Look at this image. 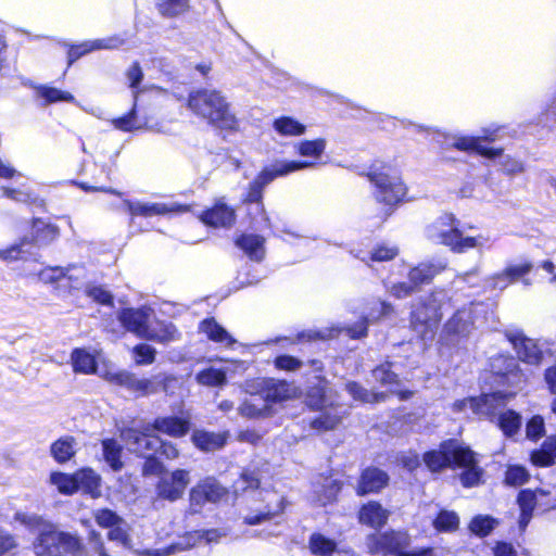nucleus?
Returning <instances> with one entry per match:
<instances>
[{
    "label": "nucleus",
    "instance_id": "obj_1",
    "mask_svg": "<svg viewBox=\"0 0 556 556\" xmlns=\"http://www.w3.org/2000/svg\"><path fill=\"white\" fill-rule=\"evenodd\" d=\"M372 187V198L379 205L377 217L387 222L408 200V188L401 173L381 160H374L366 172L361 173Z\"/></svg>",
    "mask_w": 556,
    "mask_h": 556
},
{
    "label": "nucleus",
    "instance_id": "obj_2",
    "mask_svg": "<svg viewBox=\"0 0 556 556\" xmlns=\"http://www.w3.org/2000/svg\"><path fill=\"white\" fill-rule=\"evenodd\" d=\"M313 166L308 161H276L264 166L248 184L241 195L240 204L245 207L247 216L252 223H269L264 204L265 188L276 178Z\"/></svg>",
    "mask_w": 556,
    "mask_h": 556
},
{
    "label": "nucleus",
    "instance_id": "obj_3",
    "mask_svg": "<svg viewBox=\"0 0 556 556\" xmlns=\"http://www.w3.org/2000/svg\"><path fill=\"white\" fill-rule=\"evenodd\" d=\"M187 108L198 117L205 119L213 128L236 132L239 121L231 111V105L219 90L199 88L189 92Z\"/></svg>",
    "mask_w": 556,
    "mask_h": 556
},
{
    "label": "nucleus",
    "instance_id": "obj_4",
    "mask_svg": "<svg viewBox=\"0 0 556 556\" xmlns=\"http://www.w3.org/2000/svg\"><path fill=\"white\" fill-rule=\"evenodd\" d=\"M34 549L37 556H80L84 544L78 535L47 526L40 531Z\"/></svg>",
    "mask_w": 556,
    "mask_h": 556
},
{
    "label": "nucleus",
    "instance_id": "obj_5",
    "mask_svg": "<svg viewBox=\"0 0 556 556\" xmlns=\"http://www.w3.org/2000/svg\"><path fill=\"white\" fill-rule=\"evenodd\" d=\"M445 294L442 291L431 293L417 304L412 312V324L417 330L418 326L425 327L420 330L421 337L427 338L428 333H432L442 319V306L444 304Z\"/></svg>",
    "mask_w": 556,
    "mask_h": 556
},
{
    "label": "nucleus",
    "instance_id": "obj_6",
    "mask_svg": "<svg viewBox=\"0 0 556 556\" xmlns=\"http://www.w3.org/2000/svg\"><path fill=\"white\" fill-rule=\"evenodd\" d=\"M438 223L441 229L437 237L441 244L447 247L454 253H464L468 250L478 247L479 241L477 237L464 236L459 228L460 222L453 213H445L439 217Z\"/></svg>",
    "mask_w": 556,
    "mask_h": 556
},
{
    "label": "nucleus",
    "instance_id": "obj_7",
    "mask_svg": "<svg viewBox=\"0 0 556 556\" xmlns=\"http://www.w3.org/2000/svg\"><path fill=\"white\" fill-rule=\"evenodd\" d=\"M452 460L455 464H468L471 460V450L455 440H448L440 445V450L424 455V462L431 471L451 466Z\"/></svg>",
    "mask_w": 556,
    "mask_h": 556
},
{
    "label": "nucleus",
    "instance_id": "obj_8",
    "mask_svg": "<svg viewBox=\"0 0 556 556\" xmlns=\"http://www.w3.org/2000/svg\"><path fill=\"white\" fill-rule=\"evenodd\" d=\"M99 375L108 382L124 387L140 396L159 392V388L152 379L139 378L136 374L127 370L105 369L101 370Z\"/></svg>",
    "mask_w": 556,
    "mask_h": 556
},
{
    "label": "nucleus",
    "instance_id": "obj_9",
    "mask_svg": "<svg viewBox=\"0 0 556 556\" xmlns=\"http://www.w3.org/2000/svg\"><path fill=\"white\" fill-rule=\"evenodd\" d=\"M198 219L207 228L230 229L236 224L237 211L227 204L224 198H219L201 211Z\"/></svg>",
    "mask_w": 556,
    "mask_h": 556
},
{
    "label": "nucleus",
    "instance_id": "obj_10",
    "mask_svg": "<svg viewBox=\"0 0 556 556\" xmlns=\"http://www.w3.org/2000/svg\"><path fill=\"white\" fill-rule=\"evenodd\" d=\"M151 425H147L142 430L135 428H126L122 430L121 437L129 446V448L142 456L153 455L161 446V438L153 434Z\"/></svg>",
    "mask_w": 556,
    "mask_h": 556
},
{
    "label": "nucleus",
    "instance_id": "obj_11",
    "mask_svg": "<svg viewBox=\"0 0 556 556\" xmlns=\"http://www.w3.org/2000/svg\"><path fill=\"white\" fill-rule=\"evenodd\" d=\"M153 316V311L150 307H129L123 308L117 312V320L122 327L135 333L141 339H146L150 328V321Z\"/></svg>",
    "mask_w": 556,
    "mask_h": 556
},
{
    "label": "nucleus",
    "instance_id": "obj_12",
    "mask_svg": "<svg viewBox=\"0 0 556 556\" xmlns=\"http://www.w3.org/2000/svg\"><path fill=\"white\" fill-rule=\"evenodd\" d=\"M493 140L489 136H459L454 140L452 147L457 151L495 160L504 154V148L486 147L483 144V142H491Z\"/></svg>",
    "mask_w": 556,
    "mask_h": 556
},
{
    "label": "nucleus",
    "instance_id": "obj_13",
    "mask_svg": "<svg viewBox=\"0 0 556 556\" xmlns=\"http://www.w3.org/2000/svg\"><path fill=\"white\" fill-rule=\"evenodd\" d=\"M123 205L131 219L137 216L152 217L166 215L172 212L187 213L191 211V204H175L174 206H168L164 203H139L128 199L123 201Z\"/></svg>",
    "mask_w": 556,
    "mask_h": 556
},
{
    "label": "nucleus",
    "instance_id": "obj_14",
    "mask_svg": "<svg viewBox=\"0 0 556 556\" xmlns=\"http://www.w3.org/2000/svg\"><path fill=\"white\" fill-rule=\"evenodd\" d=\"M190 483L189 471L177 469L170 477L162 478L156 484L157 496L174 502L180 498Z\"/></svg>",
    "mask_w": 556,
    "mask_h": 556
},
{
    "label": "nucleus",
    "instance_id": "obj_15",
    "mask_svg": "<svg viewBox=\"0 0 556 556\" xmlns=\"http://www.w3.org/2000/svg\"><path fill=\"white\" fill-rule=\"evenodd\" d=\"M407 543V536L400 532H386L368 536L367 545L371 553H395Z\"/></svg>",
    "mask_w": 556,
    "mask_h": 556
},
{
    "label": "nucleus",
    "instance_id": "obj_16",
    "mask_svg": "<svg viewBox=\"0 0 556 556\" xmlns=\"http://www.w3.org/2000/svg\"><path fill=\"white\" fill-rule=\"evenodd\" d=\"M257 384L261 397L267 405L288 400L295 393V389L286 381L262 379Z\"/></svg>",
    "mask_w": 556,
    "mask_h": 556
},
{
    "label": "nucleus",
    "instance_id": "obj_17",
    "mask_svg": "<svg viewBox=\"0 0 556 556\" xmlns=\"http://www.w3.org/2000/svg\"><path fill=\"white\" fill-rule=\"evenodd\" d=\"M508 339L522 362L531 365L541 363L543 353L534 340L526 338L521 332L510 333Z\"/></svg>",
    "mask_w": 556,
    "mask_h": 556
},
{
    "label": "nucleus",
    "instance_id": "obj_18",
    "mask_svg": "<svg viewBox=\"0 0 556 556\" xmlns=\"http://www.w3.org/2000/svg\"><path fill=\"white\" fill-rule=\"evenodd\" d=\"M60 236V229L56 225L43 223L40 218H34L31 222L30 236H24L28 239L27 244L31 249L37 245H47L52 243Z\"/></svg>",
    "mask_w": 556,
    "mask_h": 556
},
{
    "label": "nucleus",
    "instance_id": "obj_19",
    "mask_svg": "<svg viewBox=\"0 0 556 556\" xmlns=\"http://www.w3.org/2000/svg\"><path fill=\"white\" fill-rule=\"evenodd\" d=\"M233 242L250 260H263L265 254V238L262 235L242 232L235 238Z\"/></svg>",
    "mask_w": 556,
    "mask_h": 556
},
{
    "label": "nucleus",
    "instance_id": "obj_20",
    "mask_svg": "<svg viewBox=\"0 0 556 556\" xmlns=\"http://www.w3.org/2000/svg\"><path fill=\"white\" fill-rule=\"evenodd\" d=\"M510 395L502 393L484 394L480 397H476L473 414L481 417L494 418L500 415L501 409L504 408Z\"/></svg>",
    "mask_w": 556,
    "mask_h": 556
},
{
    "label": "nucleus",
    "instance_id": "obj_21",
    "mask_svg": "<svg viewBox=\"0 0 556 556\" xmlns=\"http://www.w3.org/2000/svg\"><path fill=\"white\" fill-rule=\"evenodd\" d=\"M389 481L388 475L378 468H367L361 477L358 491L361 495L378 492L387 485Z\"/></svg>",
    "mask_w": 556,
    "mask_h": 556
},
{
    "label": "nucleus",
    "instance_id": "obj_22",
    "mask_svg": "<svg viewBox=\"0 0 556 556\" xmlns=\"http://www.w3.org/2000/svg\"><path fill=\"white\" fill-rule=\"evenodd\" d=\"M153 430L170 437H182L190 430L189 420L178 417H159L151 425Z\"/></svg>",
    "mask_w": 556,
    "mask_h": 556
},
{
    "label": "nucleus",
    "instance_id": "obj_23",
    "mask_svg": "<svg viewBox=\"0 0 556 556\" xmlns=\"http://www.w3.org/2000/svg\"><path fill=\"white\" fill-rule=\"evenodd\" d=\"M545 495H547V493L544 492L543 490H536V491L523 490L519 493L518 503H519V506L521 509V517H520L519 525H520L521 529L526 528V526L528 525V522L531 518V514H532L534 507L539 504L540 498Z\"/></svg>",
    "mask_w": 556,
    "mask_h": 556
},
{
    "label": "nucleus",
    "instance_id": "obj_24",
    "mask_svg": "<svg viewBox=\"0 0 556 556\" xmlns=\"http://www.w3.org/2000/svg\"><path fill=\"white\" fill-rule=\"evenodd\" d=\"M199 330L204 333L207 339L217 343H223L226 346H230L236 343V340L214 318H206L202 320L200 323Z\"/></svg>",
    "mask_w": 556,
    "mask_h": 556
},
{
    "label": "nucleus",
    "instance_id": "obj_25",
    "mask_svg": "<svg viewBox=\"0 0 556 556\" xmlns=\"http://www.w3.org/2000/svg\"><path fill=\"white\" fill-rule=\"evenodd\" d=\"M76 484L77 491L81 490L93 498L101 496V477L92 469L85 468L76 471Z\"/></svg>",
    "mask_w": 556,
    "mask_h": 556
},
{
    "label": "nucleus",
    "instance_id": "obj_26",
    "mask_svg": "<svg viewBox=\"0 0 556 556\" xmlns=\"http://www.w3.org/2000/svg\"><path fill=\"white\" fill-rule=\"evenodd\" d=\"M447 267V262L442 258H430L418 263L408 273V278H434L441 275Z\"/></svg>",
    "mask_w": 556,
    "mask_h": 556
},
{
    "label": "nucleus",
    "instance_id": "obj_27",
    "mask_svg": "<svg viewBox=\"0 0 556 556\" xmlns=\"http://www.w3.org/2000/svg\"><path fill=\"white\" fill-rule=\"evenodd\" d=\"M389 517V511L377 502L364 505L359 511V521L372 528L382 527Z\"/></svg>",
    "mask_w": 556,
    "mask_h": 556
},
{
    "label": "nucleus",
    "instance_id": "obj_28",
    "mask_svg": "<svg viewBox=\"0 0 556 556\" xmlns=\"http://www.w3.org/2000/svg\"><path fill=\"white\" fill-rule=\"evenodd\" d=\"M226 440L224 433L197 430L192 434L194 445L204 452H214L222 448L226 444Z\"/></svg>",
    "mask_w": 556,
    "mask_h": 556
},
{
    "label": "nucleus",
    "instance_id": "obj_29",
    "mask_svg": "<svg viewBox=\"0 0 556 556\" xmlns=\"http://www.w3.org/2000/svg\"><path fill=\"white\" fill-rule=\"evenodd\" d=\"M399 253L400 250L397 245L380 242L377 243L366 256H359V258L368 266H371L374 263L392 261Z\"/></svg>",
    "mask_w": 556,
    "mask_h": 556
},
{
    "label": "nucleus",
    "instance_id": "obj_30",
    "mask_svg": "<svg viewBox=\"0 0 556 556\" xmlns=\"http://www.w3.org/2000/svg\"><path fill=\"white\" fill-rule=\"evenodd\" d=\"M274 130L282 137H299L305 134L306 126L291 116H279L273 122Z\"/></svg>",
    "mask_w": 556,
    "mask_h": 556
},
{
    "label": "nucleus",
    "instance_id": "obj_31",
    "mask_svg": "<svg viewBox=\"0 0 556 556\" xmlns=\"http://www.w3.org/2000/svg\"><path fill=\"white\" fill-rule=\"evenodd\" d=\"M28 239L20 238L16 242L0 249V260L5 263L25 261L31 255Z\"/></svg>",
    "mask_w": 556,
    "mask_h": 556
},
{
    "label": "nucleus",
    "instance_id": "obj_32",
    "mask_svg": "<svg viewBox=\"0 0 556 556\" xmlns=\"http://www.w3.org/2000/svg\"><path fill=\"white\" fill-rule=\"evenodd\" d=\"M179 332L172 323L159 321L155 327L149 328L146 340L159 343H169L179 339Z\"/></svg>",
    "mask_w": 556,
    "mask_h": 556
},
{
    "label": "nucleus",
    "instance_id": "obj_33",
    "mask_svg": "<svg viewBox=\"0 0 556 556\" xmlns=\"http://www.w3.org/2000/svg\"><path fill=\"white\" fill-rule=\"evenodd\" d=\"M71 362L75 372L85 375L97 372L96 359L85 349H75L71 354Z\"/></svg>",
    "mask_w": 556,
    "mask_h": 556
},
{
    "label": "nucleus",
    "instance_id": "obj_34",
    "mask_svg": "<svg viewBox=\"0 0 556 556\" xmlns=\"http://www.w3.org/2000/svg\"><path fill=\"white\" fill-rule=\"evenodd\" d=\"M76 440L73 437H64L56 440L50 447L51 455L58 463L70 460L76 453Z\"/></svg>",
    "mask_w": 556,
    "mask_h": 556
},
{
    "label": "nucleus",
    "instance_id": "obj_35",
    "mask_svg": "<svg viewBox=\"0 0 556 556\" xmlns=\"http://www.w3.org/2000/svg\"><path fill=\"white\" fill-rule=\"evenodd\" d=\"M195 380L205 387H223L227 383V371L222 368L208 367L199 371Z\"/></svg>",
    "mask_w": 556,
    "mask_h": 556
},
{
    "label": "nucleus",
    "instance_id": "obj_36",
    "mask_svg": "<svg viewBox=\"0 0 556 556\" xmlns=\"http://www.w3.org/2000/svg\"><path fill=\"white\" fill-rule=\"evenodd\" d=\"M102 450L104 460L110 465L114 471H118L123 468V462L121 459L123 448L121 444L114 439H105L102 441Z\"/></svg>",
    "mask_w": 556,
    "mask_h": 556
},
{
    "label": "nucleus",
    "instance_id": "obj_37",
    "mask_svg": "<svg viewBox=\"0 0 556 556\" xmlns=\"http://www.w3.org/2000/svg\"><path fill=\"white\" fill-rule=\"evenodd\" d=\"M342 417L338 408L332 407L312 420L311 427L320 432L332 430L341 422Z\"/></svg>",
    "mask_w": 556,
    "mask_h": 556
},
{
    "label": "nucleus",
    "instance_id": "obj_38",
    "mask_svg": "<svg viewBox=\"0 0 556 556\" xmlns=\"http://www.w3.org/2000/svg\"><path fill=\"white\" fill-rule=\"evenodd\" d=\"M156 9L164 17H175L189 11V0H156Z\"/></svg>",
    "mask_w": 556,
    "mask_h": 556
},
{
    "label": "nucleus",
    "instance_id": "obj_39",
    "mask_svg": "<svg viewBox=\"0 0 556 556\" xmlns=\"http://www.w3.org/2000/svg\"><path fill=\"white\" fill-rule=\"evenodd\" d=\"M137 102L134 100L131 109L124 115L111 119L112 126L121 131L130 132L140 129L141 126L137 119Z\"/></svg>",
    "mask_w": 556,
    "mask_h": 556
},
{
    "label": "nucleus",
    "instance_id": "obj_40",
    "mask_svg": "<svg viewBox=\"0 0 556 556\" xmlns=\"http://www.w3.org/2000/svg\"><path fill=\"white\" fill-rule=\"evenodd\" d=\"M458 467L464 468L460 473V481L464 486H476L480 483L482 478V469L477 466L475 453L471 451V460L468 464H456Z\"/></svg>",
    "mask_w": 556,
    "mask_h": 556
},
{
    "label": "nucleus",
    "instance_id": "obj_41",
    "mask_svg": "<svg viewBox=\"0 0 556 556\" xmlns=\"http://www.w3.org/2000/svg\"><path fill=\"white\" fill-rule=\"evenodd\" d=\"M108 48L102 40H94L91 42H81L77 45H71L67 49V66H72L78 59L86 55L87 53Z\"/></svg>",
    "mask_w": 556,
    "mask_h": 556
},
{
    "label": "nucleus",
    "instance_id": "obj_42",
    "mask_svg": "<svg viewBox=\"0 0 556 556\" xmlns=\"http://www.w3.org/2000/svg\"><path fill=\"white\" fill-rule=\"evenodd\" d=\"M345 389L355 400L364 403H377L384 401L387 397L386 393L369 392L367 389L354 381L348 382L345 384Z\"/></svg>",
    "mask_w": 556,
    "mask_h": 556
},
{
    "label": "nucleus",
    "instance_id": "obj_43",
    "mask_svg": "<svg viewBox=\"0 0 556 556\" xmlns=\"http://www.w3.org/2000/svg\"><path fill=\"white\" fill-rule=\"evenodd\" d=\"M326 149V140L316 138L313 140H302L296 143L295 151L301 156H311L319 159Z\"/></svg>",
    "mask_w": 556,
    "mask_h": 556
},
{
    "label": "nucleus",
    "instance_id": "obj_44",
    "mask_svg": "<svg viewBox=\"0 0 556 556\" xmlns=\"http://www.w3.org/2000/svg\"><path fill=\"white\" fill-rule=\"evenodd\" d=\"M498 526V521L491 516L488 515H479L472 518L469 523V530L480 536L489 535L496 527Z\"/></svg>",
    "mask_w": 556,
    "mask_h": 556
},
{
    "label": "nucleus",
    "instance_id": "obj_45",
    "mask_svg": "<svg viewBox=\"0 0 556 556\" xmlns=\"http://www.w3.org/2000/svg\"><path fill=\"white\" fill-rule=\"evenodd\" d=\"M50 482L65 495H72L77 491L76 472L74 475L53 472L50 476Z\"/></svg>",
    "mask_w": 556,
    "mask_h": 556
},
{
    "label": "nucleus",
    "instance_id": "obj_46",
    "mask_svg": "<svg viewBox=\"0 0 556 556\" xmlns=\"http://www.w3.org/2000/svg\"><path fill=\"white\" fill-rule=\"evenodd\" d=\"M261 399L253 397L251 400L244 401L240 407V415L248 418H256L264 417L269 415V405H267L264 401L263 403H258Z\"/></svg>",
    "mask_w": 556,
    "mask_h": 556
},
{
    "label": "nucleus",
    "instance_id": "obj_47",
    "mask_svg": "<svg viewBox=\"0 0 556 556\" xmlns=\"http://www.w3.org/2000/svg\"><path fill=\"white\" fill-rule=\"evenodd\" d=\"M37 94L45 100L47 104L56 102H68L73 100V94L67 91L60 90L55 87L40 85L37 87Z\"/></svg>",
    "mask_w": 556,
    "mask_h": 556
},
{
    "label": "nucleus",
    "instance_id": "obj_48",
    "mask_svg": "<svg viewBox=\"0 0 556 556\" xmlns=\"http://www.w3.org/2000/svg\"><path fill=\"white\" fill-rule=\"evenodd\" d=\"M336 547V542L323 534L315 533L309 539V548L315 555L330 556L334 552Z\"/></svg>",
    "mask_w": 556,
    "mask_h": 556
},
{
    "label": "nucleus",
    "instance_id": "obj_49",
    "mask_svg": "<svg viewBox=\"0 0 556 556\" xmlns=\"http://www.w3.org/2000/svg\"><path fill=\"white\" fill-rule=\"evenodd\" d=\"M521 426V416L514 412L507 410L498 415V427L506 435L515 434Z\"/></svg>",
    "mask_w": 556,
    "mask_h": 556
},
{
    "label": "nucleus",
    "instance_id": "obj_50",
    "mask_svg": "<svg viewBox=\"0 0 556 556\" xmlns=\"http://www.w3.org/2000/svg\"><path fill=\"white\" fill-rule=\"evenodd\" d=\"M433 526L439 531H455L458 529L459 518L454 511L441 510L434 519Z\"/></svg>",
    "mask_w": 556,
    "mask_h": 556
},
{
    "label": "nucleus",
    "instance_id": "obj_51",
    "mask_svg": "<svg viewBox=\"0 0 556 556\" xmlns=\"http://www.w3.org/2000/svg\"><path fill=\"white\" fill-rule=\"evenodd\" d=\"M340 489L341 485L337 480L325 479V483L321 485V489L315 490L318 503L320 505H326L328 502H331L332 500H334Z\"/></svg>",
    "mask_w": 556,
    "mask_h": 556
},
{
    "label": "nucleus",
    "instance_id": "obj_52",
    "mask_svg": "<svg viewBox=\"0 0 556 556\" xmlns=\"http://www.w3.org/2000/svg\"><path fill=\"white\" fill-rule=\"evenodd\" d=\"M126 77L129 87L132 89L134 100L138 101L139 93L142 91L139 86L143 79V72L138 61L132 62L127 68Z\"/></svg>",
    "mask_w": 556,
    "mask_h": 556
},
{
    "label": "nucleus",
    "instance_id": "obj_53",
    "mask_svg": "<svg viewBox=\"0 0 556 556\" xmlns=\"http://www.w3.org/2000/svg\"><path fill=\"white\" fill-rule=\"evenodd\" d=\"M388 289L392 295L402 299L419 291L420 286L417 280H403L393 282L391 286H388Z\"/></svg>",
    "mask_w": 556,
    "mask_h": 556
},
{
    "label": "nucleus",
    "instance_id": "obj_54",
    "mask_svg": "<svg viewBox=\"0 0 556 556\" xmlns=\"http://www.w3.org/2000/svg\"><path fill=\"white\" fill-rule=\"evenodd\" d=\"M450 332L466 336L469 333V315L466 312H457L446 324Z\"/></svg>",
    "mask_w": 556,
    "mask_h": 556
},
{
    "label": "nucleus",
    "instance_id": "obj_55",
    "mask_svg": "<svg viewBox=\"0 0 556 556\" xmlns=\"http://www.w3.org/2000/svg\"><path fill=\"white\" fill-rule=\"evenodd\" d=\"M372 377L382 386L397 384V375L391 370V363L386 362L372 370Z\"/></svg>",
    "mask_w": 556,
    "mask_h": 556
},
{
    "label": "nucleus",
    "instance_id": "obj_56",
    "mask_svg": "<svg viewBox=\"0 0 556 556\" xmlns=\"http://www.w3.org/2000/svg\"><path fill=\"white\" fill-rule=\"evenodd\" d=\"M134 361L137 365H150L154 363L156 350L147 343H140L132 349Z\"/></svg>",
    "mask_w": 556,
    "mask_h": 556
},
{
    "label": "nucleus",
    "instance_id": "obj_57",
    "mask_svg": "<svg viewBox=\"0 0 556 556\" xmlns=\"http://www.w3.org/2000/svg\"><path fill=\"white\" fill-rule=\"evenodd\" d=\"M97 523L102 528H113L119 523H124V519L111 509L102 508L93 511Z\"/></svg>",
    "mask_w": 556,
    "mask_h": 556
},
{
    "label": "nucleus",
    "instance_id": "obj_58",
    "mask_svg": "<svg viewBox=\"0 0 556 556\" xmlns=\"http://www.w3.org/2000/svg\"><path fill=\"white\" fill-rule=\"evenodd\" d=\"M200 483L204 489L207 502H218L226 495V489L214 479L208 478Z\"/></svg>",
    "mask_w": 556,
    "mask_h": 556
},
{
    "label": "nucleus",
    "instance_id": "obj_59",
    "mask_svg": "<svg viewBox=\"0 0 556 556\" xmlns=\"http://www.w3.org/2000/svg\"><path fill=\"white\" fill-rule=\"evenodd\" d=\"M108 539L110 541L118 542L125 547H129L131 543L130 535L128 533V528L126 522L114 526L110 529L108 533Z\"/></svg>",
    "mask_w": 556,
    "mask_h": 556
},
{
    "label": "nucleus",
    "instance_id": "obj_60",
    "mask_svg": "<svg viewBox=\"0 0 556 556\" xmlns=\"http://www.w3.org/2000/svg\"><path fill=\"white\" fill-rule=\"evenodd\" d=\"M260 484L258 478L254 472L244 471L233 484L235 493L244 492L248 489H257Z\"/></svg>",
    "mask_w": 556,
    "mask_h": 556
},
{
    "label": "nucleus",
    "instance_id": "obj_61",
    "mask_svg": "<svg viewBox=\"0 0 556 556\" xmlns=\"http://www.w3.org/2000/svg\"><path fill=\"white\" fill-rule=\"evenodd\" d=\"M88 544H89V549L86 553L87 556H92L93 554L98 555V556H110L106 553L103 540L99 532L93 530L89 533Z\"/></svg>",
    "mask_w": 556,
    "mask_h": 556
},
{
    "label": "nucleus",
    "instance_id": "obj_62",
    "mask_svg": "<svg viewBox=\"0 0 556 556\" xmlns=\"http://www.w3.org/2000/svg\"><path fill=\"white\" fill-rule=\"evenodd\" d=\"M528 477L529 475L523 467L513 466L506 471L505 481L510 485H520L527 482Z\"/></svg>",
    "mask_w": 556,
    "mask_h": 556
},
{
    "label": "nucleus",
    "instance_id": "obj_63",
    "mask_svg": "<svg viewBox=\"0 0 556 556\" xmlns=\"http://www.w3.org/2000/svg\"><path fill=\"white\" fill-rule=\"evenodd\" d=\"M527 438L536 440L544 434V420L541 416H533L526 426Z\"/></svg>",
    "mask_w": 556,
    "mask_h": 556
},
{
    "label": "nucleus",
    "instance_id": "obj_64",
    "mask_svg": "<svg viewBox=\"0 0 556 556\" xmlns=\"http://www.w3.org/2000/svg\"><path fill=\"white\" fill-rule=\"evenodd\" d=\"M164 470V465L156 457L153 455L146 456V460L142 466V475L144 477L160 476Z\"/></svg>",
    "mask_w": 556,
    "mask_h": 556
}]
</instances>
